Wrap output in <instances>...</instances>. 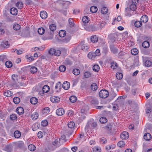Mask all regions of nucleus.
Instances as JSON below:
<instances>
[{
  "label": "nucleus",
  "instance_id": "nucleus-27",
  "mask_svg": "<svg viewBox=\"0 0 152 152\" xmlns=\"http://www.w3.org/2000/svg\"><path fill=\"white\" fill-rule=\"evenodd\" d=\"M98 10L97 8L94 6H92L90 8V10L92 13H95L97 12Z\"/></svg>",
  "mask_w": 152,
  "mask_h": 152
},
{
  "label": "nucleus",
  "instance_id": "nucleus-37",
  "mask_svg": "<svg viewBox=\"0 0 152 152\" xmlns=\"http://www.w3.org/2000/svg\"><path fill=\"white\" fill-rule=\"evenodd\" d=\"M39 115L38 113H34L31 115V118L32 119L35 120L38 118Z\"/></svg>",
  "mask_w": 152,
  "mask_h": 152
},
{
  "label": "nucleus",
  "instance_id": "nucleus-63",
  "mask_svg": "<svg viewBox=\"0 0 152 152\" xmlns=\"http://www.w3.org/2000/svg\"><path fill=\"white\" fill-rule=\"evenodd\" d=\"M94 53L96 56H99L100 55V50L99 49H97L96 51Z\"/></svg>",
  "mask_w": 152,
  "mask_h": 152
},
{
  "label": "nucleus",
  "instance_id": "nucleus-5",
  "mask_svg": "<svg viewBox=\"0 0 152 152\" xmlns=\"http://www.w3.org/2000/svg\"><path fill=\"white\" fill-rule=\"evenodd\" d=\"M65 113V111L64 109L62 108H59L56 110V114L59 116L62 115Z\"/></svg>",
  "mask_w": 152,
  "mask_h": 152
},
{
  "label": "nucleus",
  "instance_id": "nucleus-35",
  "mask_svg": "<svg viewBox=\"0 0 152 152\" xmlns=\"http://www.w3.org/2000/svg\"><path fill=\"white\" fill-rule=\"evenodd\" d=\"M116 77L118 79L121 80L123 78V74L121 73L118 72L116 73Z\"/></svg>",
  "mask_w": 152,
  "mask_h": 152
},
{
  "label": "nucleus",
  "instance_id": "nucleus-30",
  "mask_svg": "<svg viewBox=\"0 0 152 152\" xmlns=\"http://www.w3.org/2000/svg\"><path fill=\"white\" fill-rule=\"evenodd\" d=\"M58 34L61 37H63L66 35V31L64 30H61L59 31Z\"/></svg>",
  "mask_w": 152,
  "mask_h": 152
},
{
  "label": "nucleus",
  "instance_id": "nucleus-2",
  "mask_svg": "<svg viewBox=\"0 0 152 152\" xmlns=\"http://www.w3.org/2000/svg\"><path fill=\"white\" fill-rule=\"evenodd\" d=\"M99 95L101 98H105L108 96L109 93L106 90H102L100 91Z\"/></svg>",
  "mask_w": 152,
  "mask_h": 152
},
{
  "label": "nucleus",
  "instance_id": "nucleus-1",
  "mask_svg": "<svg viewBox=\"0 0 152 152\" xmlns=\"http://www.w3.org/2000/svg\"><path fill=\"white\" fill-rule=\"evenodd\" d=\"M56 29V26L54 24H52L49 26V29L46 32V35L47 39H52L53 38V31Z\"/></svg>",
  "mask_w": 152,
  "mask_h": 152
},
{
  "label": "nucleus",
  "instance_id": "nucleus-36",
  "mask_svg": "<svg viewBox=\"0 0 152 152\" xmlns=\"http://www.w3.org/2000/svg\"><path fill=\"white\" fill-rule=\"evenodd\" d=\"M75 126V123L73 121H70L68 124V126L71 129L73 128Z\"/></svg>",
  "mask_w": 152,
  "mask_h": 152
},
{
  "label": "nucleus",
  "instance_id": "nucleus-62",
  "mask_svg": "<svg viewBox=\"0 0 152 152\" xmlns=\"http://www.w3.org/2000/svg\"><path fill=\"white\" fill-rule=\"evenodd\" d=\"M67 113L69 117L72 116L74 115V112L72 110H68Z\"/></svg>",
  "mask_w": 152,
  "mask_h": 152
},
{
  "label": "nucleus",
  "instance_id": "nucleus-54",
  "mask_svg": "<svg viewBox=\"0 0 152 152\" xmlns=\"http://www.w3.org/2000/svg\"><path fill=\"white\" fill-rule=\"evenodd\" d=\"M17 116L15 114H12L10 115V118L12 120H15L17 118Z\"/></svg>",
  "mask_w": 152,
  "mask_h": 152
},
{
  "label": "nucleus",
  "instance_id": "nucleus-10",
  "mask_svg": "<svg viewBox=\"0 0 152 152\" xmlns=\"http://www.w3.org/2000/svg\"><path fill=\"white\" fill-rule=\"evenodd\" d=\"M40 15L41 18L43 19H45L48 17V14L45 11H43L40 12Z\"/></svg>",
  "mask_w": 152,
  "mask_h": 152
},
{
  "label": "nucleus",
  "instance_id": "nucleus-64",
  "mask_svg": "<svg viewBox=\"0 0 152 152\" xmlns=\"http://www.w3.org/2000/svg\"><path fill=\"white\" fill-rule=\"evenodd\" d=\"M118 106L117 104H114L113 107V110L116 111L118 109Z\"/></svg>",
  "mask_w": 152,
  "mask_h": 152
},
{
  "label": "nucleus",
  "instance_id": "nucleus-49",
  "mask_svg": "<svg viewBox=\"0 0 152 152\" xmlns=\"http://www.w3.org/2000/svg\"><path fill=\"white\" fill-rule=\"evenodd\" d=\"M66 69V67L64 65H61L59 67V70L61 72L65 71Z\"/></svg>",
  "mask_w": 152,
  "mask_h": 152
},
{
  "label": "nucleus",
  "instance_id": "nucleus-34",
  "mask_svg": "<svg viewBox=\"0 0 152 152\" xmlns=\"http://www.w3.org/2000/svg\"><path fill=\"white\" fill-rule=\"evenodd\" d=\"M28 148L30 151H33L35 150L36 147L34 145L30 144L28 146Z\"/></svg>",
  "mask_w": 152,
  "mask_h": 152
},
{
  "label": "nucleus",
  "instance_id": "nucleus-56",
  "mask_svg": "<svg viewBox=\"0 0 152 152\" xmlns=\"http://www.w3.org/2000/svg\"><path fill=\"white\" fill-rule=\"evenodd\" d=\"M84 76L86 78H88L91 77V74L89 72H86L84 73Z\"/></svg>",
  "mask_w": 152,
  "mask_h": 152
},
{
  "label": "nucleus",
  "instance_id": "nucleus-13",
  "mask_svg": "<svg viewBox=\"0 0 152 152\" xmlns=\"http://www.w3.org/2000/svg\"><path fill=\"white\" fill-rule=\"evenodd\" d=\"M110 49L111 51L114 54L117 53L118 52V50L113 45H111L110 46Z\"/></svg>",
  "mask_w": 152,
  "mask_h": 152
},
{
  "label": "nucleus",
  "instance_id": "nucleus-61",
  "mask_svg": "<svg viewBox=\"0 0 152 152\" xmlns=\"http://www.w3.org/2000/svg\"><path fill=\"white\" fill-rule=\"evenodd\" d=\"M69 26L70 27H73L74 26V23L72 21V20L71 18L69 19Z\"/></svg>",
  "mask_w": 152,
  "mask_h": 152
},
{
  "label": "nucleus",
  "instance_id": "nucleus-20",
  "mask_svg": "<svg viewBox=\"0 0 152 152\" xmlns=\"http://www.w3.org/2000/svg\"><path fill=\"white\" fill-rule=\"evenodd\" d=\"M82 20L83 22V24L84 25H85V24L88 22L89 20V18L88 17L85 16L83 17Z\"/></svg>",
  "mask_w": 152,
  "mask_h": 152
},
{
  "label": "nucleus",
  "instance_id": "nucleus-29",
  "mask_svg": "<svg viewBox=\"0 0 152 152\" xmlns=\"http://www.w3.org/2000/svg\"><path fill=\"white\" fill-rule=\"evenodd\" d=\"M108 12V9L106 7H103L101 9V12L103 14H106Z\"/></svg>",
  "mask_w": 152,
  "mask_h": 152
},
{
  "label": "nucleus",
  "instance_id": "nucleus-33",
  "mask_svg": "<svg viewBox=\"0 0 152 152\" xmlns=\"http://www.w3.org/2000/svg\"><path fill=\"white\" fill-rule=\"evenodd\" d=\"M99 121L101 124H104L107 122V119L105 117H102L100 119Z\"/></svg>",
  "mask_w": 152,
  "mask_h": 152
},
{
  "label": "nucleus",
  "instance_id": "nucleus-7",
  "mask_svg": "<svg viewBox=\"0 0 152 152\" xmlns=\"http://www.w3.org/2000/svg\"><path fill=\"white\" fill-rule=\"evenodd\" d=\"M100 39V38H99L96 35L92 36L91 38V41L93 43H95L99 42Z\"/></svg>",
  "mask_w": 152,
  "mask_h": 152
},
{
  "label": "nucleus",
  "instance_id": "nucleus-52",
  "mask_svg": "<svg viewBox=\"0 0 152 152\" xmlns=\"http://www.w3.org/2000/svg\"><path fill=\"white\" fill-rule=\"evenodd\" d=\"M1 45L3 46L6 48H8L9 46L8 41L3 42L2 43Z\"/></svg>",
  "mask_w": 152,
  "mask_h": 152
},
{
  "label": "nucleus",
  "instance_id": "nucleus-60",
  "mask_svg": "<svg viewBox=\"0 0 152 152\" xmlns=\"http://www.w3.org/2000/svg\"><path fill=\"white\" fill-rule=\"evenodd\" d=\"M65 63L67 65H71L72 64V61L68 59H66L65 61Z\"/></svg>",
  "mask_w": 152,
  "mask_h": 152
},
{
  "label": "nucleus",
  "instance_id": "nucleus-14",
  "mask_svg": "<svg viewBox=\"0 0 152 152\" xmlns=\"http://www.w3.org/2000/svg\"><path fill=\"white\" fill-rule=\"evenodd\" d=\"M17 113L19 115L22 114L24 113V110L22 107H18L16 109Z\"/></svg>",
  "mask_w": 152,
  "mask_h": 152
},
{
  "label": "nucleus",
  "instance_id": "nucleus-41",
  "mask_svg": "<svg viewBox=\"0 0 152 152\" xmlns=\"http://www.w3.org/2000/svg\"><path fill=\"white\" fill-rule=\"evenodd\" d=\"M73 73L76 75H77L80 73V71L78 69H75L73 70Z\"/></svg>",
  "mask_w": 152,
  "mask_h": 152
},
{
  "label": "nucleus",
  "instance_id": "nucleus-53",
  "mask_svg": "<svg viewBox=\"0 0 152 152\" xmlns=\"http://www.w3.org/2000/svg\"><path fill=\"white\" fill-rule=\"evenodd\" d=\"M137 8V6L135 4H131L130 5V9L132 11L135 10Z\"/></svg>",
  "mask_w": 152,
  "mask_h": 152
},
{
  "label": "nucleus",
  "instance_id": "nucleus-46",
  "mask_svg": "<svg viewBox=\"0 0 152 152\" xmlns=\"http://www.w3.org/2000/svg\"><path fill=\"white\" fill-rule=\"evenodd\" d=\"M24 143L23 142L20 141L16 143V145L17 147L19 148H21L24 145Z\"/></svg>",
  "mask_w": 152,
  "mask_h": 152
},
{
  "label": "nucleus",
  "instance_id": "nucleus-50",
  "mask_svg": "<svg viewBox=\"0 0 152 152\" xmlns=\"http://www.w3.org/2000/svg\"><path fill=\"white\" fill-rule=\"evenodd\" d=\"M71 38L69 37H66L64 39H63L62 42L64 43H67L70 40Z\"/></svg>",
  "mask_w": 152,
  "mask_h": 152
},
{
  "label": "nucleus",
  "instance_id": "nucleus-4",
  "mask_svg": "<svg viewBox=\"0 0 152 152\" xmlns=\"http://www.w3.org/2000/svg\"><path fill=\"white\" fill-rule=\"evenodd\" d=\"M129 137V134L126 131L123 132L121 134L120 137L123 140L127 139Z\"/></svg>",
  "mask_w": 152,
  "mask_h": 152
},
{
  "label": "nucleus",
  "instance_id": "nucleus-51",
  "mask_svg": "<svg viewBox=\"0 0 152 152\" xmlns=\"http://www.w3.org/2000/svg\"><path fill=\"white\" fill-rule=\"evenodd\" d=\"M124 145V142L123 141H120L117 144L118 146L120 147H123Z\"/></svg>",
  "mask_w": 152,
  "mask_h": 152
},
{
  "label": "nucleus",
  "instance_id": "nucleus-18",
  "mask_svg": "<svg viewBox=\"0 0 152 152\" xmlns=\"http://www.w3.org/2000/svg\"><path fill=\"white\" fill-rule=\"evenodd\" d=\"M50 89L49 87L47 85H45L42 88L43 93H47L48 92ZM43 93L42 94H43Z\"/></svg>",
  "mask_w": 152,
  "mask_h": 152
},
{
  "label": "nucleus",
  "instance_id": "nucleus-45",
  "mask_svg": "<svg viewBox=\"0 0 152 152\" xmlns=\"http://www.w3.org/2000/svg\"><path fill=\"white\" fill-rule=\"evenodd\" d=\"M61 52L60 50H56L55 49L54 55L56 56H58L61 55Z\"/></svg>",
  "mask_w": 152,
  "mask_h": 152
},
{
  "label": "nucleus",
  "instance_id": "nucleus-11",
  "mask_svg": "<svg viewBox=\"0 0 152 152\" xmlns=\"http://www.w3.org/2000/svg\"><path fill=\"white\" fill-rule=\"evenodd\" d=\"M148 20V16L145 15H142L140 21L142 23H145Z\"/></svg>",
  "mask_w": 152,
  "mask_h": 152
},
{
  "label": "nucleus",
  "instance_id": "nucleus-26",
  "mask_svg": "<svg viewBox=\"0 0 152 152\" xmlns=\"http://www.w3.org/2000/svg\"><path fill=\"white\" fill-rule=\"evenodd\" d=\"M142 46L145 48H148L149 46V42L146 41H145L142 43Z\"/></svg>",
  "mask_w": 152,
  "mask_h": 152
},
{
  "label": "nucleus",
  "instance_id": "nucleus-17",
  "mask_svg": "<svg viewBox=\"0 0 152 152\" xmlns=\"http://www.w3.org/2000/svg\"><path fill=\"white\" fill-rule=\"evenodd\" d=\"M144 138L147 141L151 139V135L149 133L145 134L144 135Z\"/></svg>",
  "mask_w": 152,
  "mask_h": 152
},
{
  "label": "nucleus",
  "instance_id": "nucleus-9",
  "mask_svg": "<svg viewBox=\"0 0 152 152\" xmlns=\"http://www.w3.org/2000/svg\"><path fill=\"white\" fill-rule=\"evenodd\" d=\"M70 84L69 83L67 82H64L62 84L63 88L65 90L68 89L70 87Z\"/></svg>",
  "mask_w": 152,
  "mask_h": 152
},
{
  "label": "nucleus",
  "instance_id": "nucleus-44",
  "mask_svg": "<svg viewBox=\"0 0 152 152\" xmlns=\"http://www.w3.org/2000/svg\"><path fill=\"white\" fill-rule=\"evenodd\" d=\"M93 152H101V149L99 147H95L93 148Z\"/></svg>",
  "mask_w": 152,
  "mask_h": 152
},
{
  "label": "nucleus",
  "instance_id": "nucleus-40",
  "mask_svg": "<svg viewBox=\"0 0 152 152\" xmlns=\"http://www.w3.org/2000/svg\"><path fill=\"white\" fill-rule=\"evenodd\" d=\"M142 25V23L141 21H136L134 23V25L135 27L137 28L140 27Z\"/></svg>",
  "mask_w": 152,
  "mask_h": 152
},
{
  "label": "nucleus",
  "instance_id": "nucleus-58",
  "mask_svg": "<svg viewBox=\"0 0 152 152\" xmlns=\"http://www.w3.org/2000/svg\"><path fill=\"white\" fill-rule=\"evenodd\" d=\"M88 48V46L84 44H83V45H81V49H82L84 51L87 50Z\"/></svg>",
  "mask_w": 152,
  "mask_h": 152
},
{
  "label": "nucleus",
  "instance_id": "nucleus-15",
  "mask_svg": "<svg viewBox=\"0 0 152 152\" xmlns=\"http://www.w3.org/2000/svg\"><path fill=\"white\" fill-rule=\"evenodd\" d=\"M4 95L7 97H10L12 95V92L10 91L7 90L4 91Z\"/></svg>",
  "mask_w": 152,
  "mask_h": 152
},
{
  "label": "nucleus",
  "instance_id": "nucleus-28",
  "mask_svg": "<svg viewBox=\"0 0 152 152\" xmlns=\"http://www.w3.org/2000/svg\"><path fill=\"white\" fill-rule=\"evenodd\" d=\"M131 53L132 55H136L138 53V50L136 48H133L131 50Z\"/></svg>",
  "mask_w": 152,
  "mask_h": 152
},
{
  "label": "nucleus",
  "instance_id": "nucleus-59",
  "mask_svg": "<svg viewBox=\"0 0 152 152\" xmlns=\"http://www.w3.org/2000/svg\"><path fill=\"white\" fill-rule=\"evenodd\" d=\"M41 124L42 126H46L48 125V122L47 120H45L42 121Z\"/></svg>",
  "mask_w": 152,
  "mask_h": 152
},
{
  "label": "nucleus",
  "instance_id": "nucleus-21",
  "mask_svg": "<svg viewBox=\"0 0 152 152\" xmlns=\"http://www.w3.org/2000/svg\"><path fill=\"white\" fill-rule=\"evenodd\" d=\"M61 83L60 82L57 83L55 86V89L57 91H60L61 89Z\"/></svg>",
  "mask_w": 152,
  "mask_h": 152
},
{
  "label": "nucleus",
  "instance_id": "nucleus-39",
  "mask_svg": "<svg viewBox=\"0 0 152 152\" xmlns=\"http://www.w3.org/2000/svg\"><path fill=\"white\" fill-rule=\"evenodd\" d=\"M77 99V98L75 96H71L69 98L70 101L72 103L75 102L76 101Z\"/></svg>",
  "mask_w": 152,
  "mask_h": 152
},
{
  "label": "nucleus",
  "instance_id": "nucleus-43",
  "mask_svg": "<svg viewBox=\"0 0 152 152\" xmlns=\"http://www.w3.org/2000/svg\"><path fill=\"white\" fill-rule=\"evenodd\" d=\"M13 101L15 104H17L20 102V99L18 97H15L14 98Z\"/></svg>",
  "mask_w": 152,
  "mask_h": 152
},
{
  "label": "nucleus",
  "instance_id": "nucleus-22",
  "mask_svg": "<svg viewBox=\"0 0 152 152\" xmlns=\"http://www.w3.org/2000/svg\"><path fill=\"white\" fill-rule=\"evenodd\" d=\"M94 53L92 52H89L88 54V57L90 59H93L96 57Z\"/></svg>",
  "mask_w": 152,
  "mask_h": 152
},
{
  "label": "nucleus",
  "instance_id": "nucleus-32",
  "mask_svg": "<svg viewBox=\"0 0 152 152\" xmlns=\"http://www.w3.org/2000/svg\"><path fill=\"white\" fill-rule=\"evenodd\" d=\"M38 32L40 35H42L45 32V30L43 28H40L38 29Z\"/></svg>",
  "mask_w": 152,
  "mask_h": 152
},
{
  "label": "nucleus",
  "instance_id": "nucleus-48",
  "mask_svg": "<svg viewBox=\"0 0 152 152\" xmlns=\"http://www.w3.org/2000/svg\"><path fill=\"white\" fill-rule=\"evenodd\" d=\"M91 88L93 91H96L97 89V86L96 83H93L91 86Z\"/></svg>",
  "mask_w": 152,
  "mask_h": 152
},
{
  "label": "nucleus",
  "instance_id": "nucleus-31",
  "mask_svg": "<svg viewBox=\"0 0 152 152\" xmlns=\"http://www.w3.org/2000/svg\"><path fill=\"white\" fill-rule=\"evenodd\" d=\"M6 66L7 68H11L12 66V64L10 61H7L5 63Z\"/></svg>",
  "mask_w": 152,
  "mask_h": 152
},
{
  "label": "nucleus",
  "instance_id": "nucleus-42",
  "mask_svg": "<svg viewBox=\"0 0 152 152\" xmlns=\"http://www.w3.org/2000/svg\"><path fill=\"white\" fill-rule=\"evenodd\" d=\"M100 69L99 66L98 65H95L93 67V70L95 72H97Z\"/></svg>",
  "mask_w": 152,
  "mask_h": 152
},
{
  "label": "nucleus",
  "instance_id": "nucleus-12",
  "mask_svg": "<svg viewBox=\"0 0 152 152\" xmlns=\"http://www.w3.org/2000/svg\"><path fill=\"white\" fill-rule=\"evenodd\" d=\"M86 30L89 31H94L96 30V29L93 25H91L86 28Z\"/></svg>",
  "mask_w": 152,
  "mask_h": 152
},
{
  "label": "nucleus",
  "instance_id": "nucleus-6",
  "mask_svg": "<svg viewBox=\"0 0 152 152\" xmlns=\"http://www.w3.org/2000/svg\"><path fill=\"white\" fill-rule=\"evenodd\" d=\"M152 65V60L145 59L144 60V65L146 67H149Z\"/></svg>",
  "mask_w": 152,
  "mask_h": 152
},
{
  "label": "nucleus",
  "instance_id": "nucleus-47",
  "mask_svg": "<svg viewBox=\"0 0 152 152\" xmlns=\"http://www.w3.org/2000/svg\"><path fill=\"white\" fill-rule=\"evenodd\" d=\"M37 70V68L35 66L32 67L30 69V72L33 73H36Z\"/></svg>",
  "mask_w": 152,
  "mask_h": 152
},
{
  "label": "nucleus",
  "instance_id": "nucleus-55",
  "mask_svg": "<svg viewBox=\"0 0 152 152\" xmlns=\"http://www.w3.org/2000/svg\"><path fill=\"white\" fill-rule=\"evenodd\" d=\"M13 28L14 30H18L20 28V26L18 24H15L13 26Z\"/></svg>",
  "mask_w": 152,
  "mask_h": 152
},
{
  "label": "nucleus",
  "instance_id": "nucleus-25",
  "mask_svg": "<svg viewBox=\"0 0 152 152\" xmlns=\"http://www.w3.org/2000/svg\"><path fill=\"white\" fill-rule=\"evenodd\" d=\"M111 67L113 69H116L118 67V64L117 63L114 61H113L111 63Z\"/></svg>",
  "mask_w": 152,
  "mask_h": 152
},
{
  "label": "nucleus",
  "instance_id": "nucleus-38",
  "mask_svg": "<svg viewBox=\"0 0 152 152\" xmlns=\"http://www.w3.org/2000/svg\"><path fill=\"white\" fill-rule=\"evenodd\" d=\"M7 57L6 55H2L0 56V61H5L7 60Z\"/></svg>",
  "mask_w": 152,
  "mask_h": 152
},
{
  "label": "nucleus",
  "instance_id": "nucleus-3",
  "mask_svg": "<svg viewBox=\"0 0 152 152\" xmlns=\"http://www.w3.org/2000/svg\"><path fill=\"white\" fill-rule=\"evenodd\" d=\"M118 37V35L117 34L114 33L110 34L108 36V39L112 42H115L116 39Z\"/></svg>",
  "mask_w": 152,
  "mask_h": 152
},
{
  "label": "nucleus",
  "instance_id": "nucleus-16",
  "mask_svg": "<svg viewBox=\"0 0 152 152\" xmlns=\"http://www.w3.org/2000/svg\"><path fill=\"white\" fill-rule=\"evenodd\" d=\"M17 10L14 7L11 8L10 10V12L13 15H15L17 14Z\"/></svg>",
  "mask_w": 152,
  "mask_h": 152
},
{
  "label": "nucleus",
  "instance_id": "nucleus-23",
  "mask_svg": "<svg viewBox=\"0 0 152 152\" xmlns=\"http://www.w3.org/2000/svg\"><path fill=\"white\" fill-rule=\"evenodd\" d=\"M14 136L15 138H18L21 136V133L18 130L15 131L14 134Z\"/></svg>",
  "mask_w": 152,
  "mask_h": 152
},
{
  "label": "nucleus",
  "instance_id": "nucleus-8",
  "mask_svg": "<svg viewBox=\"0 0 152 152\" xmlns=\"http://www.w3.org/2000/svg\"><path fill=\"white\" fill-rule=\"evenodd\" d=\"M29 35V32L28 30H23L20 34V36L24 37H26Z\"/></svg>",
  "mask_w": 152,
  "mask_h": 152
},
{
  "label": "nucleus",
  "instance_id": "nucleus-57",
  "mask_svg": "<svg viewBox=\"0 0 152 152\" xmlns=\"http://www.w3.org/2000/svg\"><path fill=\"white\" fill-rule=\"evenodd\" d=\"M55 49L53 48H51L48 51L49 54L51 55H54Z\"/></svg>",
  "mask_w": 152,
  "mask_h": 152
},
{
  "label": "nucleus",
  "instance_id": "nucleus-24",
  "mask_svg": "<svg viewBox=\"0 0 152 152\" xmlns=\"http://www.w3.org/2000/svg\"><path fill=\"white\" fill-rule=\"evenodd\" d=\"M16 6L18 8L21 9L23 7V4L21 2H18L16 3Z\"/></svg>",
  "mask_w": 152,
  "mask_h": 152
},
{
  "label": "nucleus",
  "instance_id": "nucleus-19",
  "mask_svg": "<svg viewBox=\"0 0 152 152\" xmlns=\"http://www.w3.org/2000/svg\"><path fill=\"white\" fill-rule=\"evenodd\" d=\"M38 101L37 98L35 97H33L31 98L30 99V102L31 103L34 104H37Z\"/></svg>",
  "mask_w": 152,
  "mask_h": 152
}]
</instances>
